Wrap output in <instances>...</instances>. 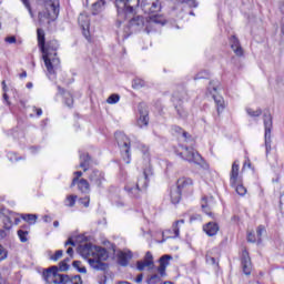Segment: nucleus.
<instances>
[{
    "instance_id": "22",
    "label": "nucleus",
    "mask_w": 284,
    "mask_h": 284,
    "mask_svg": "<svg viewBox=\"0 0 284 284\" xmlns=\"http://www.w3.org/2000/svg\"><path fill=\"white\" fill-rule=\"evenodd\" d=\"M194 185V181L190 178H180L176 182V187H179L182 192L185 190H190Z\"/></svg>"
},
{
    "instance_id": "7",
    "label": "nucleus",
    "mask_w": 284,
    "mask_h": 284,
    "mask_svg": "<svg viewBox=\"0 0 284 284\" xmlns=\"http://www.w3.org/2000/svg\"><path fill=\"white\" fill-rule=\"evenodd\" d=\"M187 99V92L181 88L179 91H175L172 97V102L174 104V108L182 119H185L187 116V111L183 109V101Z\"/></svg>"
},
{
    "instance_id": "14",
    "label": "nucleus",
    "mask_w": 284,
    "mask_h": 284,
    "mask_svg": "<svg viewBox=\"0 0 284 284\" xmlns=\"http://www.w3.org/2000/svg\"><path fill=\"white\" fill-rule=\"evenodd\" d=\"M89 181L97 187H103V183H105V173L99 170H93L89 175Z\"/></svg>"
},
{
    "instance_id": "3",
    "label": "nucleus",
    "mask_w": 284,
    "mask_h": 284,
    "mask_svg": "<svg viewBox=\"0 0 284 284\" xmlns=\"http://www.w3.org/2000/svg\"><path fill=\"white\" fill-rule=\"evenodd\" d=\"M146 159H148L146 164L143 168V174L138 179L135 186H132L130 184L125 186L126 192L132 196H134V199H139V196L141 195V192L148 189L150 179L154 176V171L152 170V165L150 164L149 155H146Z\"/></svg>"
},
{
    "instance_id": "20",
    "label": "nucleus",
    "mask_w": 284,
    "mask_h": 284,
    "mask_svg": "<svg viewBox=\"0 0 284 284\" xmlns=\"http://www.w3.org/2000/svg\"><path fill=\"white\" fill-rule=\"evenodd\" d=\"M203 231L207 236H216L219 234V224L216 222H209L203 226Z\"/></svg>"
},
{
    "instance_id": "51",
    "label": "nucleus",
    "mask_w": 284,
    "mask_h": 284,
    "mask_svg": "<svg viewBox=\"0 0 284 284\" xmlns=\"http://www.w3.org/2000/svg\"><path fill=\"white\" fill-rule=\"evenodd\" d=\"M69 268H70V265H68V263L65 261H62L59 263L60 272H68Z\"/></svg>"
},
{
    "instance_id": "39",
    "label": "nucleus",
    "mask_w": 284,
    "mask_h": 284,
    "mask_svg": "<svg viewBox=\"0 0 284 284\" xmlns=\"http://www.w3.org/2000/svg\"><path fill=\"white\" fill-rule=\"evenodd\" d=\"M233 187H235V192L240 195V196H245V194H247V189H245V186H243L242 184H235L233 185Z\"/></svg>"
},
{
    "instance_id": "52",
    "label": "nucleus",
    "mask_w": 284,
    "mask_h": 284,
    "mask_svg": "<svg viewBox=\"0 0 284 284\" xmlns=\"http://www.w3.org/2000/svg\"><path fill=\"white\" fill-rule=\"evenodd\" d=\"M247 241H248V243H258V240H257L256 235L252 232H250L247 234Z\"/></svg>"
},
{
    "instance_id": "47",
    "label": "nucleus",
    "mask_w": 284,
    "mask_h": 284,
    "mask_svg": "<svg viewBox=\"0 0 284 284\" xmlns=\"http://www.w3.org/2000/svg\"><path fill=\"white\" fill-rule=\"evenodd\" d=\"M23 6L27 8L31 19H34V12H32V7L30 6V1L29 0H21Z\"/></svg>"
},
{
    "instance_id": "42",
    "label": "nucleus",
    "mask_w": 284,
    "mask_h": 284,
    "mask_svg": "<svg viewBox=\"0 0 284 284\" xmlns=\"http://www.w3.org/2000/svg\"><path fill=\"white\" fill-rule=\"evenodd\" d=\"M64 103L68 105V108H72V105H74V98H72V94L67 93L64 95Z\"/></svg>"
},
{
    "instance_id": "15",
    "label": "nucleus",
    "mask_w": 284,
    "mask_h": 284,
    "mask_svg": "<svg viewBox=\"0 0 284 284\" xmlns=\"http://www.w3.org/2000/svg\"><path fill=\"white\" fill-rule=\"evenodd\" d=\"M154 26H165V18L159 14H153L146 18V32L150 33L152 30L150 28H154Z\"/></svg>"
},
{
    "instance_id": "25",
    "label": "nucleus",
    "mask_w": 284,
    "mask_h": 284,
    "mask_svg": "<svg viewBox=\"0 0 284 284\" xmlns=\"http://www.w3.org/2000/svg\"><path fill=\"white\" fill-rule=\"evenodd\" d=\"M231 185H236L239 183V163L233 162L231 175H230Z\"/></svg>"
},
{
    "instance_id": "37",
    "label": "nucleus",
    "mask_w": 284,
    "mask_h": 284,
    "mask_svg": "<svg viewBox=\"0 0 284 284\" xmlns=\"http://www.w3.org/2000/svg\"><path fill=\"white\" fill-rule=\"evenodd\" d=\"M265 232V226L260 225L256 229V237H257V243L261 244L263 243V234Z\"/></svg>"
},
{
    "instance_id": "31",
    "label": "nucleus",
    "mask_w": 284,
    "mask_h": 284,
    "mask_svg": "<svg viewBox=\"0 0 284 284\" xmlns=\"http://www.w3.org/2000/svg\"><path fill=\"white\" fill-rule=\"evenodd\" d=\"M212 196L210 197V201H207V196H203L201 201V207L209 216H212V212H210V203H212Z\"/></svg>"
},
{
    "instance_id": "35",
    "label": "nucleus",
    "mask_w": 284,
    "mask_h": 284,
    "mask_svg": "<svg viewBox=\"0 0 284 284\" xmlns=\"http://www.w3.org/2000/svg\"><path fill=\"white\" fill-rule=\"evenodd\" d=\"M21 220L29 223V225H34L37 223V215L34 214H21Z\"/></svg>"
},
{
    "instance_id": "64",
    "label": "nucleus",
    "mask_w": 284,
    "mask_h": 284,
    "mask_svg": "<svg viewBox=\"0 0 284 284\" xmlns=\"http://www.w3.org/2000/svg\"><path fill=\"white\" fill-rule=\"evenodd\" d=\"M67 254H69V256H72V254H74V250L72 247H69L67 250Z\"/></svg>"
},
{
    "instance_id": "29",
    "label": "nucleus",
    "mask_w": 284,
    "mask_h": 284,
    "mask_svg": "<svg viewBox=\"0 0 284 284\" xmlns=\"http://www.w3.org/2000/svg\"><path fill=\"white\" fill-rule=\"evenodd\" d=\"M181 192L183 191L178 186L171 190V202L173 205L181 203Z\"/></svg>"
},
{
    "instance_id": "41",
    "label": "nucleus",
    "mask_w": 284,
    "mask_h": 284,
    "mask_svg": "<svg viewBox=\"0 0 284 284\" xmlns=\"http://www.w3.org/2000/svg\"><path fill=\"white\" fill-rule=\"evenodd\" d=\"M77 203V195H69L65 200V205L68 207H74V204Z\"/></svg>"
},
{
    "instance_id": "18",
    "label": "nucleus",
    "mask_w": 284,
    "mask_h": 284,
    "mask_svg": "<svg viewBox=\"0 0 284 284\" xmlns=\"http://www.w3.org/2000/svg\"><path fill=\"white\" fill-rule=\"evenodd\" d=\"M59 272V266H51L43 271L42 276L45 283L52 284L54 282V275Z\"/></svg>"
},
{
    "instance_id": "32",
    "label": "nucleus",
    "mask_w": 284,
    "mask_h": 284,
    "mask_svg": "<svg viewBox=\"0 0 284 284\" xmlns=\"http://www.w3.org/2000/svg\"><path fill=\"white\" fill-rule=\"evenodd\" d=\"M78 183V190L82 192L83 194H88L90 192V182L85 179H81Z\"/></svg>"
},
{
    "instance_id": "59",
    "label": "nucleus",
    "mask_w": 284,
    "mask_h": 284,
    "mask_svg": "<svg viewBox=\"0 0 284 284\" xmlns=\"http://www.w3.org/2000/svg\"><path fill=\"white\" fill-rule=\"evenodd\" d=\"M196 79H207V73L206 72L197 73L195 77V80Z\"/></svg>"
},
{
    "instance_id": "23",
    "label": "nucleus",
    "mask_w": 284,
    "mask_h": 284,
    "mask_svg": "<svg viewBox=\"0 0 284 284\" xmlns=\"http://www.w3.org/2000/svg\"><path fill=\"white\" fill-rule=\"evenodd\" d=\"M130 260H132V252L130 251L120 252V254L118 255V262L120 265H122V267L128 266V264L130 263Z\"/></svg>"
},
{
    "instance_id": "34",
    "label": "nucleus",
    "mask_w": 284,
    "mask_h": 284,
    "mask_svg": "<svg viewBox=\"0 0 284 284\" xmlns=\"http://www.w3.org/2000/svg\"><path fill=\"white\" fill-rule=\"evenodd\" d=\"M172 130L173 132H175V134H182V138L186 143H190V141H192L190 133L185 132L183 129H181V126L175 125L172 128Z\"/></svg>"
},
{
    "instance_id": "45",
    "label": "nucleus",
    "mask_w": 284,
    "mask_h": 284,
    "mask_svg": "<svg viewBox=\"0 0 284 284\" xmlns=\"http://www.w3.org/2000/svg\"><path fill=\"white\" fill-rule=\"evenodd\" d=\"M247 115L248 116H261V114H263V111L261 109L257 110H253V109H246Z\"/></svg>"
},
{
    "instance_id": "4",
    "label": "nucleus",
    "mask_w": 284,
    "mask_h": 284,
    "mask_svg": "<svg viewBox=\"0 0 284 284\" xmlns=\"http://www.w3.org/2000/svg\"><path fill=\"white\" fill-rule=\"evenodd\" d=\"M59 0H49L44 3V10L38 13V21L40 26L50 23L59 17Z\"/></svg>"
},
{
    "instance_id": "24",
    "label": "nucleus",
    "mask_w": 284,
    "mask_h": 284,
    "mask_svg": "<svg viewBox=\"0 0 284 284\" xmlns=\"http://www.w3.org/2000/svg\"><path fill=\"white\" fill-rule=\"evenodd\" d=\"M231 48L233 52H235L236 57H243V48L241 47V42L234 36L231 38Z\"/></svg>"
},
{
    "instance_id": "43",
    "label": "nucleus",
    "mask_w": 284,
    "mask_h": 284,
    "mask_svg": "<svg viewBox=\"0 0 284 284\" xmlns=\"http://www.w3.org/2000/svg\"><path fill=\"white\" fill-rule=\"evenodd\" d=\"M18 236H19L21 243H28V231L19 230Z\"/></svg>"
},
{
    "instance_id": "10",
    "label": "nucleus",
    "mask_w": 284,
    "mask_h": 284,
    "mask_svg": "<svg viewBox=\"0 0 284 284\" xmlns=\"http://www.w3.org/2000/svg\"><path fill=\"white\" fill-rule=\"evenodd\" d=\"M185 225V220H178L172 224L171 230L162 233L163 239H179L181 236V227Z\"/></svg>"
},
{
    "instance_id": "54",
    "label": "nucleus",
    "mask_w": 284,
    "mask_h": 284,
    "mask_svg": "<svg viewBox=\"0 0 284 284\" xmlns=\"http://www.w3.org/2000/svg\"><path fill=\"white\" fill-rule=\"evenodd\" d=\"M219 89V82H215V81H211L210 82V85H209V90L210 92H216V90Z\"/></svg>"
},
{
    "instance_id": "17",
    "label": "nucleus",
    "mask_w": 284,
    "mask_h": 284,
    "mask_svg": "<svg viewBox=\"0 0 284 284\" xmlns=\"http://www.w3.org/2000/svg\"><path fill=\"white\" fill-rule=\"evenodd\" d=\"M119 148L124 150L125 154H130V139L124 133H115Z\"/></svg>"
},
{
    "instance_id": "13",
    "label": "nucleus",
    "mask_w": 284,
    "mask_h": 284,
    "mask_svg": "<svg viewBox=\"0 0 284 284\" xmlns=\"http://www.w3.org/2000/svg\"><path fill=\"white\" fill-rule=\"evenodd\" d=\"M78 23L82 28V34L85 39L90 40V17L85 13H80L78 17Z\"/></svg>"
},
{
    "instance_id": "46",
    "label": "nucleus",
    "mask_w": 284,
    "mask_h": 284,
    "mask_svg": "<svg viewBox=\"0 0 284 284\" xmlns=\"http://www.w3.org/2000/svg\"><path fill=\"white\" fill-rule=\"evenodd\" d=\"M74 176L73 180H72V183H71V187H74V185H77V183H79V179H81V176H83V172L81 171H75L74 172Z\"/></svg>"
},
{
    "instance_id": "57",
    "label": "nucleus",
    "mask_w": 284,
    "mask_h": 284,
    "mask_svg": "<svg viewBox=\"0 0 284 284\" xmlns=\"http://www.w3.org/2000/svg\"><path fill=\"white\" fill-rule=\"evenodd\" d=\"M81 203L84 205V207H89L90 206V196L82 199Z\"/></svg>"
},
{
    "instance_id": "49",
    "label": "nucleus",
    "mask_w": 284,
    "mask_h": 284,
    "mask_svg": "<svg viewBox=\"0 0 284 284\" xmlns=\"http://www.w3.org/2000/svg\"><path fill=\"white\" fill-rule=\"evenodd\" d=\"M69 283L71 284H83V281L81 280V275H74L73 277H69Z\"/></svg>"
},
{
    "instance_id": "38",
    "label": "nucleus",
    "mask_w": 284,
    "mask_h": 284,
    "mask_svg": "<svg viewBox=\"0 0 284 284\" xmlns=\"http://www.w3.org/2000/svg\"><path fill=\"white\" fill-rule=\"evenodd\" d=\"M2 223H3L4 230H12V220L10 219V216L4 215L2 217Z\"/></svg>"
},
{
    "instance_id": "1",
    "label": "nucleus",
    "mask_w": 284,
    "mask_h": 284,
    "mask_svg": "<svg viewBox=\"0 0 284 284\" xmlns=\"http://www.w3.org/2000/svg\"><path fill=\"white\" fill-rule=\"evenodd\" d=\"M78 253L85 258L93 270H105V263L108 261V251L101 246H94L91 243L81 244L78 246Z\"/></svg>"
},
{
    "instance_id": "60",
    "label": "nucleus",
    "mask_w": 284,
    "mask_h": 284,
    "mask_svg": "<svg viewBox=\"0 0 284 284\" xmlns=\"http://www.w3.org/2000/svg\"><path fill=\"white\" fill-rule=\"evenodd\" d=\"M33 112H36L37 116H41V114H43V110L37 106H33Z\"/></svg>"
},
{
    "instance_id": "50",
    "label": "nucleus",
    "mask_w": 284,
    "mask_h": 284,
    "mask_svg": "<svg viewBox=\"0 0 284 284\" xmlns=\"http://www.w3.org/2000/svg\"><path fill=\"white\" fill-rule=\"evenodd\" d=\"M145 85V81L141 80V79H135L133 81V88L139 89V88H143Z\"/></svg>"
},
{
    "instance_id": "12",
    "label": "nucleus",
    "mask_w": 284,
    "mask_h": 284,
    "mask_svg": "<svg viewBox=\"0 0 284 284\" xmlns=\"http://www.w3.org/2000/svg\"><path fill=\"white\" fill-rule=\"evenodd\" d=\"M145 267H149V270H152L154 267V256L150 251L145 253V256L142 261H138L136 263V268L139 270V272H143Z\"/></svg>"
},
{
    "instance_id": "19",
    "label": "nucleus",
    "mask_w": 284,
    "mask_h": 284,
    "mask_svg": "<svg viewBox=\"0 0 284 284\" xmlns=\"http://www.w3.org/2000/svg\"><path fill=\"white\" fill-rule=\"evenodd\" d=\"M170 261H172V255H163L160 257V266L158 267V272L160 276H165V270H168V265H170Z\"/></svg>"
},
{
    "instance_id": "8",
    "label": "nucleus",
    "mask_w": 284,
    "mask_h": 284,
    "mask_svg": "<svg viewBox=\"0 0 284 284\" xmlns=\"http://www.w3.org/2000/svg\"><path fill=\"white\" fill-rule=\"evenodd\" d=\"M263 121H264V139H265V150H266V156L272 152V128H273V122H272V114L270 113H264L263 115Z\"/></svg>"
},
{
    "instance_id": "2",
    "label": "nucleus",
    "mask_w": 284,
    "mask_h": 284,
    "mask_svg": "<svg viewBox=\"0 0 284 284\" xmlns=\"http://www.w3.org/2000/svg\"><path fill=\"white\" fill-rule=\"evenodd\" d=\"M57 50H59V41L51 40L44 44V49H41L42 59L44 61L49 77L57 74L55 70L61 65V60L57 57Z\"/></svg>"
},
{
    "instance_id": "58",
    "label": "nucleus",
    "mask_w": 284,
    "mask_h": 284,
    "mask_svg": "<svg viewBox=\"0 0 284 284\" xmlns=\"http://www.w3.org/2000/svg\"><path fill=\"white\" fill-rule=\"evenodd\" d=\"M4 41H6L7 43H17V38H16L14 36H12V37H7V38L4 39Z\"/></svg>"
},
{
    "instance_id": "21",
    "label": "nucleus",
    "mask_w": 284,
    "mask_h": 284,
    "mask_svg": "<svg viewBox=\"0 0 284 284\" xmlns=\"http://www.w3.org/2000/svg\"><path fill=\"white\" fill-rule=\"evenodd\" d=\"M145 26V19L141 16L133 17L129 21V27L133 29L134 31L139 30V28H143Z\"/></svg>"
},
{
    "instance_id": "48",
    "label": "nucleus",
    "mask_w": 284,
    "mask_h": 284,
    "mask_svg": "<svg viewBox=\"0 0 284 284\" xmlns=\"http://www.w3.org/2000/svg\"><path fill=\"white\" fill-rule=\"evenodd\" d=\"M8 258V250L0 244V262Z\"/></svg>"
},
{
    "instance_id": "5",
    "label": "nucleus",
    "mask_w": 284,
    "mask_h": 284,
    "mask_svg": "<svg viewBox=\"0 0 284 284\" xmlns=\"http://www.w3.org/2000/svg\"><path fill=\"white\" fill-rule=\"evenodd\" d=\"M140 0H115L118 9V28L121 26L122 19H130L134 14V6H139Z\"/></svg>"
},
{
    "instance_id": "44",
    "label": "nucleus",
    "mask_w": 284,
    "mask_h": 284,
    "mask_svg": "<svg viewBox=\"0 0 284 284\" xmlns=\"http://www.w3.org/2000/svg\"><path fill=\"white\" fill-rule=\"evenodd\" d=\"M73 267H75V270H78V272H80V274H85V272H88L85 266L81 267V261H74L73 262Z\"/></svg>"
},
{
    "instance_id": "16",
    "label": "nucleus",
    "mask_w": 284,
    "mask_h": 284,
    "mask_svg": "<svg viewBox=\"0 0 284 284\" xmlns=\"http://www.w3.org/2000/svg\"><path fill=\"white\" fill-rule=\"evenodd\" d=\"M242 270L246 276L252 274V260L247 250L242 251Z\"/></svg>"
},
{
    "instance_id": "9",
    "label": "nucleus",
    "mask_w": 284,
    "mask_h": 284,
    "mask_svg": "<svg viewBox=\"0 0 284 284\" xmlns=\"http://www.w3.org/2000/svg\"><path fill=\"white\" fill-rule=\"evenodd\" d=\"M140 8L144 14H156V12H161V2L159 0H142Z\"/></svg>"
},
{
    "instance_id": "55",
    "label": "nucleus",
    "mask_w": 284,
    "mask_h": 284,
    "mask_svg": "<svg viewBox=\"0 0 284 284\" xmlns=\"http://www.w3.org/2000/svg\"><path fill=\"white\" fill-rule=\"evenodd\" d=\"M206 263H209V265H216V258L206 254Z\"/></svg>"
},
{
    "instance_id": "28",
    "label": "nucleus",
    "mask_w": 284,
    "mask_h": 284,
    "mask_svg": "<svg viewBox=\"0 0 284 284\" xmlns=\"http://www.w3.org/2000/svg\"><path fill=\"white\" fill-rule=\"evenodd\" d=\"M90 161L92 160L90 159L89 154H80L79 168H81L83 172H88V170H90Z\"/></svg>"
},
{
    "instance_id": "11",
    "label": "nucleus",
    "mask_w": 284,
    "mask_h": 284,
    "mask_svg": "<svg viewBox=\"0 0 284 284\" xmlns=\"http://www.w3.org/2000/svg\"><path fill=\"white\" fill-rule=\"evenodd\" d=\"M140 118L138 119L139 128H148L150 123V112L148 111V105L145 103H140L138 106Z\"/></svg>"
},
{
    "instance_id": "63",
    "label": "nucleus",
    "mask_w": 284,
    "mask_h": 284,
    "mask_svg": "<svg viewBox=\"0 0 284 284\" xmlns=\"http://www.w3.org/2000/svg\"><path fill=\"white\" fill-rule=\"evenodd\" d=\"M65 247H68V245H75L74 241H72V239H69L65 243H64Z\"/></svg>"
},
{
    "instance_id": "56",
    "label": "nucleus",
    "mask_w": 284,
    "mask_h": 284,
    "mask_svg": "<svg viewBox=\"0 0 284 284\" xmlns=\"http://www.w3.org/2000/svg\"><path fill=\"white\" fill-rule=\"evenodd\" d=\"M181 3H189V6H192L193 8H196V1L194 0H179Z\"/></svg>"
},
{
    "instance_id": "40",
    "label": "nucleus",
    "mask_w": 284,
    "mask_h": 284,
    "mask_svg": "<svg viewBox=\"0 0 284 284\" xmlns=\"http://www.w3.org/2000/svg\"><path fill=\"white\" fill-rule=\"evenodd\" d=\"M161 275H159V274H153V275H151L149 278H148V281H146V283L148 284H156V283H161Z\"/></svg>"
},
{
    "instance_id": "33",
    "label": "nucleus",
    "mask_w": 284,
    "mask_h": 284,
    "mask_svg": "<svg viewBox=\"0 0 284 284\" xmlns=\"http://www.w3.org/2000/svg\"><path fill=\"white\" fill-rule=\"evenodd\" d=\"M37 34H38V45H39L40 50H44L45 31L43 29H38Z\"/></svg>"
},
{
    "instance_id": "53",
    "label": "nucleus",
    "mask_w": 284,
    "mask_h": 284,
    "mask_svg": "<svg viewBox=\"0 0 284 284\" xmlns=\"http://www.w3.org/2000/svg\"><path fill=\"white\" fill-rule=\"evenodd\" d=\"M61 256H63V251L62 250H59L55 252L54 255H52L50 258L51 261H59V258H61Z\"/></svg>"
},
{
    "instance_id": "26",
    "label": "nucleus",
    "mask_w": 284,
    "mask_h": 284,
    "mask_svg": "<svg viewBox=\"0 0 284 284\" xmlns=\"http://www.w3.org/2000/svg\"><path fill=\"white\" fill-rule=\"evenodd\" d=\"M105 10V0H98L91 7V12L93 16L101 14Z\"/></svg>"
},
{
    "instance_id": "62",
    "label": "nucleus",
    "mask_w": 284,
    "mask_h": 284,
    "mask_svg": "<svg viewBox=\"0 0 284 284\" xmlns=\"http://www.w3.org/2000/svg\"><path fill=\"white\" fill-rule=\"evenodd\" d=\"M135 283H143V274H139L135 278Z\"/></svg>"
},
{
    "instance_id": "6",
    "label": "nucleus",
    "mask_w": 284,
    "mask_h": 284,
    "mask_svg": "<svg viewBox=\"0 0 284 284\" xmlns=\"http://www.w3.org/2000/svg\"><path fill=\"white\" fill-rule=\"evenodd\" d=\"M182 151H176L178 156H181L184 161H187L189 163H195V165H200L202 170H209L210 165L205 163V160H203V156L199 154V152H195L194 149H190L187 146L181 145Z\"/></svg>"
},
{
    "instance_id": "61",
    "label": "nucleus",
    "mask_w": 284,
    "mask_h": 284,
    "mask_svg": "<svg viewBox=\"0 0 284 284\" xmlns=\"http://www.w3.org/2000/svg\"><path fill=\"white\" fill-rule=\"evenodd\" d=\"M43 221L44 223H52V217H50V215H44Z\"/></svg>"
},
{
    "instance_id": "30",
    "label": "nucleus",
    "mask_w": 284,
    "mask_h": 284,
    "mask_svg": "<svg viewBox=\"0 0 284 284\" xmlns=\"http://www.w3.org/2000/svg\"><path fill=\"white\" fill-rule=\"evenodd\" d=\"M70 283V276L65 274H59V272H55V275L53 277V284H69Z\"/></svg>"
},
{
    "instance_id": "36",
    "label": "nucleus",
    "mask_w": 284,
    "mask_h": 284,
    "mask_svg": "<svg viewBox=\"0 0 284 284\" xmlns=\"http://www.w3.org/2000/svg\"><path fill=\"white\" fill-rule=\"evenodd\" d=\"M119 101H121V95L115 93L111 94L106 99V103H109V105H114V103H119Z\"/></svg>"
},
{
    "instance_id": "27",
    "label": "nucleus",
    "mask_w": 284,
    "mask_h": 284,
    "mask_svg": "<svg viewBox=\"0 0 284 284\" xmlns=\"http://www.w3.org/2000/svg\"><path fill=\"white\" fill-rule=\"evenodd\" d=\"M213 99L216 105L217 114L219 116H221V113L223 112V110H225V100L223 99V97L214 95V94H213Z\"/></svg>"
}]
</instances>
